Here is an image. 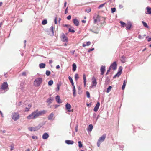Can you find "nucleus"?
Returning a JSON list of instances; mask_svg holds the SVG:
<instances>
[{
  "label": "nucleus",
  "instance_id": "obj_1",
  "mask_svg": "<svg viewBox=\"0 0 151 151\" xmlns=\"http://www.w3.org/2000/svg\"><path fill=\"white\" fill-rule=\"evenodd\" d=\"M46 112L47 111L45 110L38 111V110L37 109L28 116L27 119L28 120L34 119L38 118L39 116H42L45 114Z\"/></svg>",
  "mask_w": 151,
  "mask_h": 151
},
{
  "label": "nucleus",
  "instance_id": "obj_2",
  "mask_svg": "<svg viewBox=\"0 0 151 151\" xmlns=\"http://www.w3.org/2000/svg\"><path fill=\"white\" fill-rule=\"evenodd\" d=\"M42 81V78H38L35 79L34 81V84L36 87L40 86Z\"/></svg>",
  "mask_w": 151,
  "mask_h": 151
},
{
  "label": "nucleus",
  "instance_id": "obj_3",
  "mask_svg": "<svg viewBox=\"0 0 151 151\" xmlns=\"http://www.w3.org/2000/svg\"><path fill=\"white\" fill-rule=\"evenodd\" d=\"M68 79L70 81V83H71L72 85V86H73V96L74 97H75L76 96V90L75 89V86L74 84V83L73 81V80L72 78L70 76H69L68 77Z\"/></svg>",
  "mask_w": 151,
  "mask_h": 151
},
{
  "label": "nucleus",
  "instance_id": "obj_4",
  "mask_svg": "<svg viewBox=\"0 0 151 151\" xmlns=\"http://www.w3.org/2000/svg\"><path fill=\"white\" fill-rule=\"evenodd\" d=\"M106 137V135L104 134L99 138L97 142V145L98 147H99L100 146V144L104 140Z\"/></svg>",
  "mask_w": 151,
  "mask_h": 151
},
{
  "label": "nucleus",
  "instance_id": "obj_5",
  "mask_svg": "<svg viewBox=\"0 0 151 151\" xmlns=\"http://www.w3.org/2000/svg\"><path fill=\"white\" fill-rule=\"evenodd\" d=\"M12 118L15 121L18 120L19 118V115L18 112H14L12 114Z\"/></svg>",
  "mask_w": 151,
  "mask_h": 151
},
{
  "label": "nucleus",
  "instance_id": "obj_6",
  "mask_svg": "<svg viewBox=\"0 0 151 151\" xmlns=\"http://www.w3.org/2000/svg\"><path fill=\"white\" fill-rule=\"evenodd\" d=\"M100 28L94 26L92 29H90V30L95 34H98L99 32Z\"/></svg>",
  "mask_w": 151,
  "mask_h": 151
},
{
  "label": "nucleus",
  "instance_id": "obj_7",
  "mask_svg": "<svg viewBox=\"0 0 151 151\" xmlns=\"http://www.w3.org/2000/svg\"><path fill=\"white\" fill-rule=\"evenodd\" d=\"M40 128V127L39 126H37L35 127H29L28 128V129L31 131H35L39 129Z\"/></svg>",
  "mask_w": 151,
  "mask_h": 151
},
{
  "label": "nucleus",
  "instance_id": "obj_8",
  "mask_svg": "<svg viewBox=\"0 0 151 151\" xmlns=\"http://www.w3.org/2000/svg\"><path fill=\"white\" fill-rule=\"evenodd\" d=\"M8 88V85L6 82H4L3 83L1 86V89L2 90H5Z\"/></svg>",
  "mask_w": 151,
  "mask_h": 151
},
{
  "label": "nucleus",
  "instance_id": "obj_9",
  "mask_svg": "<svg viewBox=\"0 0 151 151\" xmlns=\"http://www.w3.org/2000/svg\"><path fill=\"white\" fill-rule=\"evenodd\" d=\"M61 37L63 42H68V38L64 33H63L62 34Z\"/></svg>",
  "mask_w": 151,
  "mask_h": 151
},
{
  "label": "nucleus",
  "instance_id": "obj_10",
  "mask_svg": "<svg viewBox=\"0 0 151 151\" xmlns=\"http://www.w3.org/2000/svg\"><path fill=\"white\" fill-rule=\"evenodd\" d=\"M92 87H95L96 86L97 83L96 81V78L93 77L92 78Z\"/></svg>",
  "mask_w": 151,
  "mask_h": 151
},
{
  "label": "nucleus",
  "instance_id": "obj_11",
  "mask_svg": "<svg viewBox=\"0 0 151 151\" xmlns=\"http://www.w3.org/2000/svg\"><path fill=\"white\" fill-rule=\"evenodd\" d=\"M117 64L116 61L114 62L110 66L111 68H112L114 70H115L116 69Z\"/></svg>",
  "mask_w": 151,
  "mask_h": 151
},
{
  "label": "nucleus",
  "instance_id": "obj_12",
  "mask_svg": "<svg viewBox=\"0 0 151 151\" xmlns=\"http://www.w3.org/2000/svg\"><path fill=\"white\" fill-rule=\"evenodd\" d=\"M132 26V23L130 22H128L126 26V30H128L130 29Z\"/></svg>",
  "mask_w": 151,
  "mask_h": 151
},
{
  "label": "nucleus",
  "instance_id": "obj_13",
  "mask_svg": "<svg viewBox=\"0 0 151 151\" xmlns=\"http://www.w3.org/2000/svg\"><path fill=\"white\" fill-rule=\"evenodd\" d=\"M73 22L76 26H78L79 25V21L76 18L73 19Z\"/></svg>",
  "mask_w": 151,
  "mask_h": 151
},
{
  "label": "nucleus",
  "instance_id": "obj_14",
  "mask_svg": "<svg viewBox=\"0 0 151 151\" xmlns=\"http://www.w3.org/2000/svg\"><path fill=\"white\" fill-rule=\"evenodd\" d=\"M100 105V103L99 102H98L97 103L96 106H95L94 108L93 109V111L95 112H96L98 110V109L99 108V106Z\"/></svg>",
  "mask_w": 151,
  "mask_h": 151
},
{
  "label": "nucleus",
  "instance_id": "obj_15",
  "mask_svg": "<svg viewBox=\"0 0 151 151\" xmlns=\"http://www.w3.org/2000/svg\"><path fill=\"white\" fill-rule=\"evenodd\" d=\"M105 70V66H102L100 68L101 74V75H103Z\"/></svg>",
  "mask_w": 151,
  "mask_h": 151
},
{
  "label": "nucleus",
  "instance_id": "obj_16",
  "mask_svg": "<svg viewBox=\"0 0 151 151\" xmlns=\"http://www.w3.org/2000/svg\"><path fill=\"white\" fill-rule=\"evenodd\" d=\"M55 99L56 102L58 104H60L62 102L60 99V97L59 95H57L55 97Z\"/></svg>",
  "mask_w": 151,
  "mask_h": 151
},
{
  "label": "nucleus",
  "instance_id": "obj_17",
  "mask_svg": "<svg viewBox=\"0 0 151 151\" xmlns=\"http://www.w3.org/2000/svg\"><path fill=\"white\" fill-rule=\"evenodd\" d=\"M49 137V135L47 133H45L42 135V138L44 139H47Z\"/></svg>",
  "mask_w": 151,
  "mask_h": 151
},
{
  "label": "nucleus",
  "instance_id": "obj_18",
  "mask_svg": "<svg viewBox=\"0 0 151 151\" xmlns=\"http://www.w3.org/2000/svg\"><path fill=\"white\" fill-rule=\"evenodd\" d=\"M65 142L68 145H72L74 143L73 141L70 140H66L65 141Z\"/></svg>",
  "mask_w": 151,
  "mask_h": 151
},
{
  "label": "nucleus",
  "instance_id": "obj_19",
  "mask_svg": "<svg viewBox=\"0 0 151 151\" xmlns=\"http://www.w3.org/2000/svg\"><path fill=\"white\" fill-rule=\"evenodd\" d=\"M53 28L54 27L52 26L50 28V32H51V33L50 34L49 33V34L51 36H53L54 35V32L53 31Z\"/></svg>",
  "mask_w": 151,
  "mask_h": 151
},
{
  "label": "nucleus",
  "instance_id": "obj_20",
  "mask_svg": "<svg viewBox=\"0 0 151 151\" xmlns=\"http://www.w3.org/2000/svg\"><path fill=\"white\" fill-rule=\"evenodd\" d=\"M54 116V114L53 113H51L48 117V120H51L52 119Z\"/></svg>",
  "mask_w": 151,
  "mask_h": 151
},
{
  "label": "nucleus",
  "instance_id": "obj_21",
  "mask_svg": "<svg viewBox=\"0 0 151 151\" xmlns=\"http://www.w3.org/2000/svg\"><path fill=\"white\" fill-rule=\"evenodd\" d=\"M83 83L84 85L85 86H86V77L85 74H83Z\"/></svg>",
  "mask_w": 151,
  "mask_h": 151
},
{
  "label": "nucleus",
  "instance_id": "obj_22",
  "mask_svg": "<svg viewBox=\"0 0 151 151\" xmlns=\"http://www.w3.org/2000/svg\"><path fill=\"white\" fill-rule=\"evenodd\" d=\"M93 128V126L92 124H91L89 125L87 130L88 132H91Z\"/></svg>",
  "mask_w": 151,
  "mask_h": 151
},
{
  "label": "nucleus",
  "instance_id": "obj_23",
  "mask_svg": "<svg viewBox=\"0 0 151 151\" xmlns=\"http://www.w3.org/2000/svg\"><path fill=\"white\" fill-rule=\"evenodd\" d=\"M146 9L147 10V13H146L151 14V8L147 6L146 7Z\"/></svg>",
  "mask_w": 151,
  "mask_h": 151
},
{
  "label": "nucleus",
  "instance_id": "obj_24",
  "mask_svg": "<svg viewBox=\"0 0 151 151\" xmlns=\"http://www.w3.org/2000/svg\"><path fill=\"white\" fill-rule=\"evenodd\" d=\"M126 59V57L124 56H122L121 57V61L123 63H125V60Z\"/></svg>",
  "mask_w": 151,
  "mask_h": 151
},
{
  "label": "nucleus",
  "instance_id": "obj_25",
  "mask_svg": "<svg viewBox=\"0 0 151 151\" xmlns=\"http://www.w3.org/2000/svg\"><path fill=\"white\" fill-rule=\"evenodd\" d=\"M71 105L68 103L66 104L65 105L66 109L67 110H69L71 108Z\"/></svg>",
  "mask_w": 151,
  "mask_h": 151
},
{
  "label": "nucleus",
  "instance_id": "obj_26",
  "mask_svg": "<svg viewBox=\"0 0 151 151\" xmlns=\"http://www.w3.org/2000/svg\"><path fill=\"white\" fill-rule=\"evenodd\" d=\"M110 81V79L109 77L107 76H106V79L105 81V82L106 84H108L109 82Z\"/></svg>",
  "mask_w": 151,
  "mask_h": 151
},
{
  "label": "nucleus",
  "instance_id": "obj_27",
  "mask_svg": "<svg viewBox=\"0 0 151 151\" xmlns=\"http://www.w3.org/2000/svg\"><path fill=\"white\" fill-rule=\"evenodd\" d=\"M72 70L73 71H75L76 69V64L73 63L72 65Z\"/></svg>",
  "mask_w": 151,
  "mask_h": 151
},
{
  "label": "nucleus",
  "instance_id": "obj_28",
  "mask_svg": "<svg viewBox=\"0 0 151 151\" xmlns=\"http://www.w3.org/2000/svg\"><path fill=\"white\" fill-rule=\"evenodd\" d=\"M53 100V99L52 97H50L46 101L47 103H51Z\"/></svg>",
  "mask_w": 151,
  "mask_h": 151
},
{
  "label": "nucleus",
  "instance_id": "obj_29",
  "mask_svg": "<svg viewBox=\"0 0 151 151\" xmlns=\"http://www.w3.org/2000/svg\"><path fill=\"white\" fill-rule=\"evenodd\" d=\"M46 65L45 63H42L39 64V66L40 68H45Z\"/></svg>",
  "mask_w": 151,
  "mask_h": 151
},
{
  "label": "nucleus",
  "instance_id": "obj_30",
  "mask_svg": "<svg viewBox=\"0 0 151 151\" xmlns=\"http://www.w3.org/2000/svg\"><path fill=\"white\" fill-rule=\"evenodd\" d=\"M121 74V73L120 72H118L114 76L113 78H115L116 77H119Z\"/></svg>",
  "mask_w": 151,
  "mask_h": 151
},
{
  "label": "nucleus",
  "instance_id": "obj_31",
  "mask_svg": "<svg viewBox=\"0 0 151 151\" xmlns=\"http://www.w3.org/2000/svg\"><path fill=\"white\" fill-rule=\"evenodd\" d=\"M126 85V83L125 82V81L124 80V81L122 87V90H123L125 89Z\"/></svg>",
  "mask_w": 151,
  "mask_h": 151
},
{
  "label": "nucleus",
  "instance_id": "obj_32",
  "mask_svg": "<svg viewBox=\"0 0 151 151\" xmlns=\"http://www.w3.org/2000/svg\"><path fill=\"white\" fill-rule=\"evenodd\" d=\"M142 23L143 24V26L145 27H146L147 28H149V27L147 25V24L145 22H144L143 21H142Z\"/></svg>",
  "mask_w": 151,
  "mask_h": 151
},
{
  "label": "nucleus",
  "instance_id": "obj_33",
  "mask_svg": "<svg viewBox=\"0 0 151 151\" xmlns=\"http://www.w3.org/2000/svg\"><path fill=\"white\" fill-rule=\"evenodd\" d=\"M120 23H121V26L122 27H124L126 25V24L122 21H120Z\"/></svg>",
  "mask_w": 151,
  "mask_h": 151
},
{
  "label": "nucleus",
  "instance_id": "obj_34",
  "mask_svg": "<svg viewBox=\"0 0 151 151\" xmlns=\"http://www.w3.org/2000/svg\"><path fill=\"white\" fill-rule=\"evenodd\" d=\"M112 88V86H109L107 89L106 92L108 93L111 90Z\"/></svg>",
  "mask_w": 151,
  "mask_h": 151
},
{
  "label": "nucleus",
  "instance_id": "obj_35",
  "mask_svg": "<svg viewBox=\"0 0 151 151\" xmlns=\"http://www.w3.org/2000/svg\"><path fill=\"white\" fill-rule=\"evenodd\" d=\"M53 83V81L52 80H51L48 82V84L49 86L52 85Z\"/></svg>",
  "mask_w": 151,
  "mask_h": 151
},
{
  "label": "nucleus",
  "instance_id": "obj_36",
  "mask_svg": "<svg viewBox=\"0 0 151 151\" xmlns=\"http://www.w3.org/2000/svg\"><path fill=\"white\" fill-rule=\"evenodd\" d=\"M47 23V20L46 19H44L42 21V23L43 25H45Z\"/></svg>",
  "mask_w": 151,
  "mask_h": 151
},
{
  "label": "nucleus",
  "instance_id": "obj_37",
  "mask_svg": "<svg viewBox=\"0 0 151 151\" xmlns=\"http://www.w3.org/2000/svg\"><path fill=\"white\" fill-rule=\"evenodd\" d=\"M78 146L79 148H81L82 147L83 145L81 143V141H79L78 142Z\"/></svg>",
  "mask_w": 151,
  "mask_h": 151
},
{
  "label": "nucleus",
  "instance_id": "obj_38",
  "mask_svg": "<svg viewBox=\"0 0 151 151\" xmlns=\"http://www.w3.org/2000/svg\"><path fill=\"white\" fill-rule=\"evenodd\" d=\"M75 80L77 81L79 78L78 75V74H76L75 75Z\"/></svg>",
  "mask_w": 151,
  "mask_h": 151
},
{
  "label": "nucleus",
  "instance_id": "obj_39",
  "mask_svg": "<svg viewBox=\"0 0 151 151\" xmlns=\"http://www.w3.org/2000/svg\"><path fill=\"white\" fill-rule=\"evenodd\" d=\"M122 66H120L119 68L118 72H120L122 73Z\"/></svg>",
  "mask_w": 151,
  "mask_h": 151
},
{
  "label": "nucleus",
  "instance_id": "obj_40",
  "mask_svg": "<svg viewBox=\"0 0 151 151\" xmlns=\"http://www.w3.org/2000/svg\"><path fill=\"white\" fill-rule=\"evenodd\" d=\"M68 31L69 32H72V33H74L75 32V30L74 29H72L70 28H69V29Z\"/></svg>",
  "mask_w": 151,
  "mask_h": 151
},
{
  "label": "nucleus",
  "instance_id": "obj_41",
  "mask_svg": "<svg viewBox=\"0 0 151 151\" xmlns=\"http://www.w3.org/2000/svg\"><path fill=\"white\" fill-rule=\"evenodd\" d=\"M46 74L47 76H49L50 74V72L48 70H47L46 72Z\"/></svg>",
  "mask_w": 151,
  "mask_h": 151
},
{
  "label": "nucleus",
  "instance_id": "obj_42",
  "mask_svg": "<svg viewBox=\"0 0 151 151\" xmlns=\"http://www.w3.org/2000/svg\"><path fill=\"white\" fill-rule=\"evenodd\" d=\"M86 95H87V96L88 98H89L90 97V93L88 91L86 92Z\"/></svg>",
  "mask_w": 151,
  "mask_h": 151
},
{
  "label": "nucleus",
  "instance_id": "obj_43",
  "mask_svg": "<svg viewBox=\"0 0 151 151\" xmlns=\"http://www.w3.org/2000/svg\"><path fill=\"white\" fill-rule=\"evenodd\" d=\"M105 3L103 4H102L100 5L99 6V7H98V9H99L102 7H103L105 5Z\"/></svg>",
  "mask_w": 151,
  "mask_h": 151
},
{
  "label": "nucleus",
  "instance_id": "obj_44",
  "mask_svg": "<svg viewBox=\"0 0 151 151\" xmlns=\"http://www.w3.org/2000/svg\"><path fill=\"white\" fill-rule=\"evenodd\" d=\"M91 11V9L89 8L88 9H86L85 10V12L87 13H89Z\"/></svg>",
  "mask_w": 151,
  "mask_h": 151
},
{
  "label": "nucleus",
  "instance_id": "obj_45",
  "mask_svg": "<svg viewBox=\"0 0 151 151\" xmlns=\"http://www.w3.org/2000/svg\"><path fill=\"white\" fill-rule=\"evenodd\" d=\"M116 9L115 8H111L112 13H114L116 11Z\"/></svg>",
  "mask_w": 151,
  "mask_h": 151
},
{
  "label": "nucleus",
  "instance_id": "obj_46",
  "mask_svg": "<svg viewBox=\"0 0 151 151\" xmlns=\"http://www.w3.org/2000/svg\"><path fill=\"white\" fill-rule=\"evenodd\" d=\"M111 69V67H109V69L107 71L106 73V75L108 74L109 73Z\"/></svg>",
  "mask_w": 151,
  "mask_h": 151
},
{
  "label": "nucleus",
  "instance_id": "obj_47",
  "mask_svg": "<svg viewBox=\"0 0 151 151\" xmlns=\"http://www.w3.org/2000/svg\"><path fill=\"white\" fill-rule=\"evenodd\" d=\"M30 109L29 107H26L25 108V112H27Z\"/></svg>",
  "mask_w": 151,
  "mask_h": 151
},
{
  "label": "nucleus",
  "instance_id": "obj_48",
  "mask_svg": "<svg viewBox=\"0 0 151 151\" xmlns=\"http://www.w3.org/2000/svg\"><path fill=\"white\" fill-rule=\"evenodd\" d=\"M32 139H38V137H37L36 136H32Z\"/></svg>",
  "mask_w": 151,
  "mask_h": 151
},
{
  "label": "nucleus",
  "instance_id": "obj_49",
  "mask_svg": "<svg viewBox=\"0 0 151 151\" xmlns=\"http://www.w3.org/2000/svg\"><path fill=\"white\" fill-rule=\"evenodd\" d=\"M99 21L97 19H95L94 21V23L95 24L96 23L98 22H99Z\"/></svg>",
  "mask_w": 151,
  "mask_h": 151
},
{
  "label": "nucleus",
  "instance_id": "obj_50",
  "mask_svg": "<svg viewBox=\"0 0 151 151\" xmlns=\"http://www.w3.org/2000/svg\"><path fill=\"white\" fill-rule=\"evenodd\" d=\"M71 16L70 15H69L67 17V19L68 20H70L71 19Z\"/></svg>",
  "mask_w": 151,
  "mask_h": 151
},
{
  "label": "nucleus",
  "instance_id": "obj_51",
  "mask_svg": "<svg viewBox=\"0 0 151 151\" xmlns=\"http://www.w3.org/2000/svg\"><path fill=\"white\" fill-rule=\"evenodd\" d=\"M94 50V49L93 48H92L91 49H90L88 50V52H90L91 51L93 50Z\"/></svg>",
  "mask_w": 151,
  "mask_h": 151
},
{
  "label": "nucleus",
  "instance_id": "obj_52",
  "mask_svg": "<svg viewBox=\"0 0 151 151\" xmlns=\"http://www.w3.org/2000/svg\"><path fill=\"white\" fill-rule=\"evenodd\" d=\"M68 7H67V8L65 10V14H66L67 13H68Z\"/></svg>",
  "mask_w": 151,
  "mask_h": 151
},
{
  "label": "nucleus",
  "instance_id": "obj_53",
  "mask_svg": "<svg viewBox=\"0 0 151 151\" xmlns=\"http://www.w3.org/2000/svg\"><path fill=\"white\" fill-rule=\"evenodd\" d=\"M57 88L58 91L59 90V89H60V85L58 84H57Z\"/></svg>",
  "mask_w": 151,
  "mask_h": 151
},
{
  "label": "nucleus",
  "instance_id": "obj_54",
  "mask_svg": "<svg viewBox=\"0 0 151 151\" xmlns=\"http://www.w3.org/2000/svg\"><path fill=\"white\" fill-rule=\"evenodd\" d=\"M91 42L90 41H88L86 43V45L87 46H89L91 44Z\"/></svg>",
  "mask_w": 151,
  "mask_h": 151
},
{
  "label": "nucleus",
  "instance_id": "obj_55",
  "mask_svg": "<svg viewBox=\"0 0 151 151\" xmlns=\"http://www.w3.org/2000/svg\"><path fill=\"white\" fill-rule=\"evenodd\" d=\"M54 22L55 24H57V18H55L54 19Z\"/></svg>",
  "mask_w": 151,
  "mask_h": 151
},
{
  "label": "nucleus",
  "instance_id": "obj_56",
  "mask_svg": "<svg viewBox=\"0 0 151 151\" xmlns=\"http://www.w3.org/2000/svg\"><path fill=\"white\" fill-rule=\"evenodd\" d=\"M10 147H11L10 150H11V151H12L14 149V147L13 146L11 145L10 146Z\"/></svg>",
  "mask_w": 151,
  "mask_h": 151
},
{
  "label": "nucleus",
  "instance_id": "obj_57",
  "mask_svg": "<svg viewBox=\"0 0 151 151\" xmlns=\"http://www.w3.org/2000/svg\"><path fill=\"white\" fill-rule=\"evenodd\" d=\"M119 9H121L123 8V6L122 5H119Z\"/></svg>",
  "mask_w": 151,
  "mask_h": 151
},
{
  "label": "nucleus",
  "instance_id": "obj_58",
  "mask_svg": "<svg viewBox=\"0 0 151 151\" xmlns=\"http://www.w3.org/2000/svg\"><path fill=\"white\" fill-rule=\"evenodd\" d=\"M75 131L76 132H77L78 131V127L77 126H76L75 128Z\"/></svg>",
  "mask_w": 151,
  "mask_h": 151
},
{
  "label": "nucleus",
  "instance_id": "obj_59",
  "mask_svg": "<svg viewBox=\"0 0 151 151\" xmlns=\"http://www.w3.org/2000/svg\"><path fill=\"white\" fill-rule=\"evenodd\" d=\"M22 76H26V73L25 72H23L22 73Z\"/></svg>",
  "mask_w": 151,
  "mask_h": 151
},
{
  "label": "nucleus",
  "instance_id": "obj_60",
  "mask_svg": "<svg viewBox=\"0 0 151 151\" xmlns=\"http://www.w3.org/2000/svg\"><path fill=\"white\" fill-rule=\"evenodd\" d=\"M66 4H67V2H65L64 3V7H65L66 6Z\"/></svg>",
  "mask_w": 151,
  "mask_h": 151
},
{
  "label": "nucleus",
  "instance_id": "obj_61",
  "mask_svg": "<svg viewBox=\"0 0 151 151\" xmlns=\"http://www.w3.org/2000/svg\"><path fill=\"white\" fill-rule=\"evenodd\" d=\"M56 68L57 69H58L60 68V66L59 65H58L56 66Z\"/></svg>",
  "mask_w": 151,
  "mask_h": 151
},
{
  "label": "nucleus",
  "instance_id": "obj_62",
  "mask_svg": "<svg viewBox=\"0 0 151 151\" xmlns=\"http://www.w3.org/2000/svg\"><path fill=\"white\" fill-rule=\"evenodd\" d=\"M59 106V105H55V108H57V107H58V106Z\"/></svg>",
  "mask_w": 151,
  "mask_h": 151
},
{
  "label": "nucleus",
  "instance_id": "obj_63",
  "mask_svg": "<svg viewBox=\"0 0 151 151\" xmlns=\"http://www.w3.org/2000/svg\"><path fill=\"white\" fill-rule=\"evenodd\" d=\"M147 41L148 42H150L151 41V37L148 39Z\"/></svg>",
  "mask_w": 151,
  "mask_h": 151
},
{
  "label": "nucleus",
  "instance_id": "obj_64",
  "mask_svg": "<svg viewBox=\"0 0 151 151\" xmlns=\"http://www.w3.org/2000/svg\"><path fill=\"white\" fill-rule=\"evenodd\" d=\"M86 105L87 106H90L91 105V103H89V104H87Z\"/></svg>",
  "mask_w": 151,
  "mask_h": 151
}]
</instances>
